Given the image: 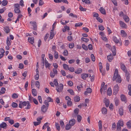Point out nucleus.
I'll list each match as a JSON object with an SVG mask.
<instances>
[{
    "instance_id": "16",
    "label": "nucleus",
    "mask_w": 131,
    "mask_h": 131,
    "mask_svg": "<svg viewBox=\"0 0 131 131\" xmlns=\"http://www.w3.org/2000/svg\"><path fill=\"white\" fill-rule=\"evenodd\" d=\"M28 41L31 44H33L34 42V37H29L28 39Z\"/></svg>"
},
{
    "instance_id": "57",
    "label": "nucleus",
    "mask_w": 131,
    "mask_h": 131,
    "mask_svg": "<svg viewBox=\"0 0 131 131\" xmlns=\"http://www.w3.org/2000/svg\"><path fill=\"white\" fill-rule=\"evenodd\" d=\"M41 122V121L38 122H34V125L35 126L38 125L40 124Z\"/></svg>"
},
{
    "instance_id": "52",
    "label": "nucleus",
    "mask_w": 131,
    "mask_h": 131,
    "mask_svg": "<svg viewBox=\"0 0 131 131\" xmlns=\"http://www.w3.org/2000/svg\"><path fill=\"white\" fill-rule=\"evenodd\" d=\"M99 29L101 30H103L104 29V27L101 25L99 26Z\"/></svg>"
},
{
    "instance_id": "64",
    "label": "nucleus",
    "mask_w": 131,
    "mask_h": 131,
    "mask_svg": "<svg viewBox=\"0 0 131 131\" xmlns=\"http://www.w3.org/2000/svg\"><path fill=\"white\" fill-rule=\"evenodd\" d=\"M96 19L100 23H102L103 22V20L99 17H97V18H96Z\"/></svg>"
},
{
    "instance_id": "20",
    "label": "nucleus",
    "mask_w": 131,
    "mask_h": 131,
    "mask_svg": "<svg viewBox=\"0 0 131 131\" xmlns=\"http://www.w3.org/2000/svg\"><path fill=\"white\" fill-rule=\"evenodd\" d=\"M47 108L45 105H43L41 107V110L43 112H45L46 111Z\"/></svg>"
},
{
    "instance_id": "51",
    "label": "nucleus",
    "mask_w": 131,
    "mask_h": 131,
    "mask_svg": "<svg viewBox=\"0 0 131 131\" xmlns=\"http://www.w3.org/2000/svg\"><path fill=\"white\" fill-rule=\"evenodd\" d=\"M74 47V44L73 43H70L69 44V47L70 48H72Z\"/></svg>"
},
{
    "instance_id": "47",
    "label": "nucleus",
    "mask_w": 131,
    "mask_h": 131,
    "mask_svg": "<svg viewBox=\"0 0 131 131\" xmlns=\"http://www.w3.org/2000/svg\"><path fill=\"white\" fill-rule=\"evenodd\" d=\"M99 128H102V122L101 120H100L99 122Z\"/></svg>"
},
{
    "instance_id": "13",
    "label": "nucleus",
    "mask_w": 131,
    "mask_h": 131,
    "mask_svg": "<svg viewBox=\"0 0 131 131\" xmlns=\"http://www.w3.org/2000/svg\"><path fill=\"white\" fill-rule=\"evenodd\" d=\"M30 23L31 24H33L32 26L33 27V29L34 30H36L37 29V25L36 22L35 21L33 22L30 21Z\"/></svg>"
},
{
    "instance_id": "28",
    "label": "nucleus",
    "mask_w": 131,
    "mask_h": 131,
    "mask_svg": "<svg viewBox=\"0 0 131 131\" xmlns=\"http://www.w3.org/2000/svg\"><path fill=\"white\" fill-rule=\"evenodd\" d=\"M45 64L46 68L49 67L51 65L49 63L48 61L46 60L45 61Z\"/></svg>"
},
{
    "instance_id": "24",
    "label": "nucleus",
    "mask_w": 131,
    "mask_h": 131,
    "mask_svg": "<svg viewBox=\"0 0 131 131\" xmlns=\"http://www.w3.org/2000/svg\"><path fill=\"white\" fill-rule=\"evenodd\" d=\"M123 18L126 22H128L129 20V18L127 15H124Z\"/></svg>"
},
{
    "instance_id": "49",
    "label": "nucleus",
    "mask_w": 131,
    "mask_h": 131,
    "mask_svg": "<svg viewBox=\"0 0 131 131\" xmlns=\"http://www.w3.org/2000/svg\"><path fill=\"white\" fill-rule=\"evenodd\" d=\"M15 12L16 13H18L20 12V10L19 8H15L14 9Z\"/></svg>"
},
{
    "instance_id": "1",
    "label": "nucleus",
    "mask_w": 131,
    "mask_h": 131,
    "mask_svg": "<svg viewBox=\"0 0 131 131\" xmlns=\"http://www.w3.org/2000/svg\"><path fill=\"white\" fill-rule=\"evenodd\" d=\"M116 80V82L120 83L122 80L120 75L118 74V70L116 69L115 70L114 75L113 78V80L114 81Z\"/></svg>"
},
{
    "instance_id": "7",
    "label": "nucleus",
    "mask_w": 131,
    "mask_h": 131,
    "mask_svg": "<svg viewBox=\"0 0 131 131\" xmlns=\"http://www.w3.org/2000/svg\"><path fill=\"white\" fill-rule=\"evenodd\" d=\"M120 67L121 69L124 72L127 71L126 69V68L124 64L121 63L120 64Z\"/></svg>"
},
{
    "instance_id": "5",
    "label": "nucleus",
    "mask_w": 131,
    "mask_h": 131,
    "mask_svg": "<svg viewBox=\"0 0 131 131\" xmlns=\"http://www.w3.org/2000/svg\"><path fill=\"white\" fill-rule=\"evenodd\" d=\"M125 72V75L126 77V80L127 81L129 82L130 77V74L127 71Z\"/></svg>"
},
{
    "instance_id": "11",
    "label": "nucleus",
    "mask_w": 131,
    "mask_h": 131,
    "mask_svg": "<svg viewBox=\"0 0 131 131\" xmlns=\"http://www.w3.org/2000/svg\"><path fill=\"white\" fill-rule=\"evenodd\" d=\"M79 111V109L77 108H76L75 110H74V113L75 114H73L72 115V117H76V116L78 114Z\"/></svg>"
},
{
    "instance_id": "8",
    "label": "nucleus",
    "mask_w": 131,
    "mask_h": 131,
    "mask_svg": "<svg viewBox=\"0 0 131 131\" xmlns=\"http://www.w3.org/2000/svg\"><path fill=\"white\" fill-rule=\"evenodd\" d=\"M121 100L122 101H124L125 103L127 102V100L125 96L123 94H121Z\"/></svg>"
},
{
    "instance_id": "37",
    "label": "nucleus",
    "mask_w": 131,
    "mask_h": 131,
    "mask_svg": "<svg viewBox=\"0 0 131 131\" xmlns=\"http://www.w3.org/2000/svg\"><path fill=\"white\" fill-rule=\"evenodd\" d=\"M50 35L49 38L50 39H52L54 36V31H50Z\"/></svg>"
},
{
    "instance_id": "27",
    "label": "nucleus",
    "mask_w": 131,
    "mask_h": 131,
    "mask_svg": "<svg viewBox=\"0 0 131 131\" xmlns=\"http://www.w3.org/2000/svg\"><path fill=\"white\" fill-rule=\"evenodd\" d=\"M107 58L108 61L110 62L112 61V60L113 59V57L111 56V55L107 56Z\"/></svg>"
},
{
    "instance_id": "18",
    "label": "nucleus",
    "mask_w": 131,
    "mask_h": 131,
    "mask_svg": "<svg viewBox=\"0 0 131 131\" xmlns=\"http://www.w3.org/2000/svg\"><path fill=\"white\" fill-rule=\"evenodd\" d=\"M118 112L119 114L121 116L123 115L124 114L123 108L122 107L120 108L119 109Z\"/></svg>"
},
{
    "instance_id": "3",
    "label": "nucleus",
    "mask_w": 131,
    "mask_h": 131,
    "mask_svg": "<svg viewBox=\"0 0 131 131\" xmlns=\"http://www.w3.org/2000/svg\"><path fill=\"white\" fill-rule=\"evenodd\" d=\"M119 88L117 84L116 85L114 86L113 88L114 94L116 95L117 93L119 91Z\"/></svg>"
},
{
    "instance_id": "63",
    "label": "nucleus",
    "mask_w": 131,
    "mask_h": 131,
    "mask_svg": "<svg viewBox=\"0 0 131 131\" xmlns=\"http://www.w3.org/2000/svg\"><path fill=\"white\" fill-rule=\"evenodd\" d=\"M20 125L19 123H15L13 125V126L16 128H18Z\"/></svg>"
},
{
    "instance_id": "14",
    "label": "nucleus",
    "mask_w": 131,
    "mask_h": 131,
    "mask_svg": "<svg viewBox=\"0 0 131 131\" xmlns=\"http://www.w3.org/2000/svg\"><path fill=\"white\" fill-rule=\"evenodd\" d=\"M4 31L7 34L10 32V30L9 26L5 27H4Z\"/></svg>"
},
{
    "instance_id": "22",
    "label": "nucleus",
    "mask_w": 131,
    "mask_h": 131,
    "mask_svg": "<svg viewBox=\"0 0 131 131\" xmlns=\"http://www.w3.org/2000/svg\"><path fill=\"white\" fill-rule=\"evenodd\" d=\"M112 94V91L111 89L110 88H109L107 90V95L111 96Z\"/></svg>"
},
{
    "instance_id": "4",
    "label": "nucleus",
    "mask_w": 131,
    "mask_h": 131,
    "mask_svg": "<svg viewBox=\"0 0 131 131\" xmlns=\"http://www.w3.org/2000/svg\"><path fill=\"white\" fill-rule=\"evenodd\" d=\"M103 102L105 103L106 107H108L109 106L110 104V101L109 99L105 97L103 100Z\"/></svg>"
},
{
    "instance_id": "53",
    "label": "nucleus",
    "mask_w": 131,
    "mask_h": 131,
    "mask_svg": "<svg viewBox=\"0 0 131 131\" xmlns=\"http://www.w3.org/2000/svg\"><path fill=\"white\" fill-rule=\"evenodd\" d=\"M18 95L16 93H13L12 95V97L13 99H16L18 97Z\"/></svg>"
},
{
    "instance_id": "58",
    "label": "nucleus",
    "mask_w": 131,
    "mask_h": 131,
    "mask_svg": "<svg viewBox=\"0 0 131 131\" xmlns=\"http://www.w3.org/2000/svg\"><path fill=\"white\" fill-rule=\"evenodd\" d=\"M83 88L82 85H80L79 86H77V88L78 90L79 91H80L81 90V88Z\"/></svg>"
},
{
    "instance_id": "39",
    "label": "nucleus",
    "mask_w": 131,
    "mask_h": 131,
    "mask_svg": "<svg viewBox=\"0 0 131 131\" xmlns=\"http://www.w3.org/2000/svg\"><path fill=\"white\" fill-rule=\"evenodd\" d=\"M54 57L56 59H57L58 57V52L56 51H54Z\"/></svg>"
},
{
    "instance_id": "54",
    "label": "nucleus",
    "mask_w": 131,
    "mask_h": 131,
    "mask_svg": "<svg viewBox=\"0 0 131 131\" xmlns=\"http://www.w3.org/2000/svg\"><path fill=\"white\" fill-rule=\"evenodd\" d=\"M39 82L38 81H36L35 82V85L36 87L38 88H39L40 86Z\"/></svg>"
},
{
    "instance_id": "9",
    "label": "nucleus",
    "mask_w": 131,
    "mask_h": 131,
    "mask_svg": "<svg viewBox=\"0 0 131 131\" xmlns=\"http://www.w3.org/2000/svg\"><path fill=\"white\" fill-rule=\"evenodd\" d=\"M112 38L113 40L115 42V43L117 44L118 43H119V45H121V43H120L119 40L117 39V38L116 36H113Z\"/></svg>"
},
{
    "instance_id": "40",
    "label": "nucleus",
    "mask_w": 131,
    "mask_h": 131,
    "mask_svg": "<svg viewBox=\"0 0 131 131\" xmlns=\"http://www.w3.org/2000/svg\"><path fill=\"white\" fill-rule=\"evenodd\" d=\"M12 106L14 108H16L18 106V104L16 103L13 102L12 104Z\"/></svg>"
},
{
    "instance_id": "19",
    "label": "nucleus",
    "mask_w": 131,
    "mask_h": 131,
    "mask_svg": "<svg viewBox=\"0 0 131 131\" xmlns=\"http://www.w3.org/2000/svg\"><path fill=\"white\" fill-rule=\"evenodd\" d=\"M82 69L81 68H78L77 70L75 71V73L76 74H80L82 72Z\"/></svg>"
},
{
    "instance_id": "21",
    "label": "nucleus",
    "mask_w": 131,
    "mask_h": 131,
    "mask_svg": "<svg viewBox=\"0 0 131 131\" xmlns=\"http://www.w3.org/2000/svg\"><path fill=\"white\" fill-rule=\"evenodd\" d=\"M32 93L33 95L35 96H37V92L36 90L35 89H33L32 90Z\"/></svg>"
},
{
    "instance_id": "2",
    "label": "nucleus",
    "mask_w": 131,
    "mask_h": 131,
    "mask_svg": "<svg viewBox=\"0 0 131 131\" xmlns=\"http://www.w3.org/2000/svg\"><path fill=\"white\" fill-rule=\"evenodd\" d=\"M57 86V87L56 89L57 92H61L63 88V85L62 84L60 83L59 85H58Z\"/></svg>"
},
{
    "instance_id": "33",
    "label": "nucleus",
    "mask_w": 131,
    "mask_h": 131,
    "mask_svg": "<svg viewBox=\"0 0 131 131\" xmlns=\"http://www.w3.org/2000/svg\"><path fill=\"white\" fill-rule=\"evenodd\" d=\"M72 126L69 124H67L65 128L66 130H68L70 129L71 127Z\"/></svg>"
},
{
    "instance_id": "46",
    "label": "nucleus",
    "mask_w": 131,
    "mask_h": 131,
    "mask_svg": "<svg viewBox=\"0 0 131 131\" xmlns=\"http://www.w3.org/2000/svg\"><path fill=\"white\" fill-rule=\"evenodd\" d=\"M63 54L64 56H68V50H64L63 53Z\"/></svg>"
},
{
    "instance_id": "55",
    "label": "nucleus",
    "mask_w": 131,
    "mask_h": 131,
    "mask_svg": "<svg viewBox=\"0 0 131 131\" xmlns=\"http://www.w3.org/2000/svg\"><path fill=\"white\" fill-rule=\"evenodd\" d=\"M82 47L85 50H88V48L87 47L85 44H83L82 45Z\"/></svg>"
},
{
    "instance_id": "60",
    "label": "nucleus",
    "mask_w": 131,
    "mask_h": 131,
    "mask_svg": "<svg viewBox=\"0 0 131 131\" xmlns=\"http://www.w3.org/2000/svg\"><path fill=\"white\" fill-rule=\"evenodd\" d=\"M91 57L92 59V60L93 61H94L95 60V57L93 54H91Z\"/></svg>"
},
{
    "instance_id": "6",
    "label": "nucleus",
    "mask_w": 131,
    "mask_h": 131,
    "mask_svg": "<svg viewBox=\"0 0 131 131\" xmlns=\"http://www.w3.org/2000/svg\"><path fill=\"white\" fill-rule=\"evenodd\" d=\"M75 123V119L73 118L70 120L69 121V123L70 125L72 126H73Z\"/></svg>"
},
{
    "instance_id": "44",
    "label": "nucleus",
    "mask_w": 131,
    "mask_h": 131,
    "mask_svg": "<svg viewBox=\"0 0 131 131\" xmlns=\"http://www.w3.org/2000/svg\"><path fill=\"white\" fill-rule=\"evenodd\" d=\"M55 126L57 129L58 130H60V127L59 125V124L58 123L55 122Z\"/></svg>"
},
{
    "instance_id": "10",
    "label": "nucleus",
    "mask_w": 131,
    "mask_h": 131,
    "mask_svg": "<svg viewBox=\"0 0 131 131\" xmlns=\"http://www.w3.org/2000/svg\"><path fill=\"white\" fill-rule=\"evenodd\" d=\"M92 92V90L90 88H88L86 89V91L84 92V94L87 95L88 93H90Z\"/></svg>"
},
{
    "instance_id": "41",
    "label": "nucleus",
    "mask_w": 131,
    "mask_h": 131,
    "mask_svg": "<svg viewBox=\"0 0 131 131\" xmlns=\"http://www.w3.org/2000/svg\"><path fill=\"white\" fill-rule=\"evenodd\" d=\"M82 117L80 115H78L77 116V119L78 122H81L82 119Z\"/></svg>"
},
{
    "instance_id": "23",
    "label": "nucleus",
    "mask_w": 131,
    "mask_h": 131,
    "mask_svg": "<svg viewBox=\"0 0 131 131\" xmlns=\"http://www.w3.org/2000/svg\"><path fill=\"white\" fill-rule=\"evenodd\" d=\"M102 113L104 114H107V109L105 107H103L102 109Z\"/></svg>"
},
{
    "instance_id": "59",
    "label": "nucleus",
    "mask_w": 131,
    "mask_h": 131,
    "mask_svg": "<svg viewBox=\"0 0 131 131\" xmlns=\"http://www.w3.org/2000/svg\"><path fill=\"white\" fill-rule=\"evenodd\" d=\"M121 127L119 126V125H117L116 131H121Z\"/></svg>"
},
{
    "instance_id": "15",
    "label": "nucleus",
    "mask_w": 131,
    "mask_h": 131,
    "mask_svg": "<svg viewBox=\"0 0 131 131\" xmlns=\"http://www.w3.org/2000/svg\"><path fill=\"white\" fill-rule=\"evenodd\" d=\"M112 51L113 55L115 56L116 53V49L115 46H113V48L112 49Z\"/></svg>"
},
{
    "instance_id": "32",
    "label": "nucleus",
    "mask_w": 131,
    "mask_h": 131,
    "mask_svg": "<svg viewBox=\"0 0 131 131\" xmlns=\"http://www.w3.org/2000/svg\"><path fill=\"white\" fill-rule=\"evenodd\" d=\"M121 33L122 37H125L126 36V33L125 32L124 30H122L121 31Z\"/></svg>"
},
{
    "instance_id": "62",
    "label": "nucleus",
    "mask_w": 131,
    "mask_h": 131,
    "mask_svg": "<svg viewBox=\"0 0 131 131\" xmlns=\"http://www.w3.org/2000/svg\"><path fill=\"white\" fill-rule=\"evenodd\" d=\"M68 70H69L70 72H72L74 71V69L73 67H71L70 68H69Z\"/></svg>"
},
{
    "instance_id": "36",
    "label": "nucleus",
    "mask_w": 131,
    "mask_h": 131,
    "mask_svg": "<svg viewBox=\"0 0 131 131\" xmlns=\"http://www.w3.org/2000/svg\"><path fill=\"white\" fill-rule=\"evenodd\" d=\"M60 125L62 128H63L64 127V124L63 121L61 120L60 121Z\"/></svg>"
},
{
    "instance_id": "25",
    "label": "nucleus",
    "mask_w": 131,
    "mask_h": 131,
    "mask_svg": "<svg viewBox=\"0 0 131 131\" xmlns=\"http://www.w3.org/2000/svg\"><path fill=\"white\" fill-rule=\"evenodd\" d=\"M127 128L128 129L131 128V121L130 120L126 123Z\"/></svg>"
},
{
    "instance_id": "34",
    "label": "nucleus",
    "mask_w": 131,
    "mask_h": 131,
    "mask_svg": "<svg viewBox=\"0 0 131 131\" xmlns=\"http://www.w3.org/2000/svg\"><path fill=\"white\" fill-rule=\"evenodd\" d=\"M67 91L71 95H74V93L73 91L71 89H69L67 90Z\"/></svg>"
},
{
    "instance_id": "56",
    "label": "nucleus",
    "mask_w": 131,
    "mask_h": 131,
    "mask_svg": "<svg viewBox=\"0 0 131 131\" xmlns=\"http://www.w3.org/2000/svg\"><path fill=\"white\" fill-rule=\"evenodd\" d=\"M27 107L25 108L29 109L31 107V105L30 103H29V102L28 101H27Z\"/></svg>"
},
{
    "instance_id": "50",
    "label": "nucleus",
    "mask_w": 131,
    "mask_h": 131,
    "mask_svg": "<svg viewBox=\"0 0 131 131\" xmlns=\"http://www.w3.org/2000/svg\"><path fill=\"white\" fill-rule=\"evenodd\" d=\"M80 9L81 11H85L86 10V8H83L81 5H80V7L79 8Z\"/></svg>"
},
{
    "instance_id": "12",
    "label": "nucleus",
    "mask_w": 131,
    "mask_h": 131,
    "mask_svg": "<svg viewBox=\"0 0 131 131\" xmlns=\"http://www.w3.org/2000/svg\"><path fill=\"white\" fill-rule=\"evenodd\" d=\"M81 77L83 80H85L86 78L88 77V74L82 73L81 75Z\"/></svg>"
},
{
    "instance_id": "30",
    "label": "nucleus",
    "mask_w": 131,
    "mask_h": 131,
    "mask_svg": "<svg viewBox=\"0 0 131 131\" xmlns=\"http://www.w3.org/2000/svg\"><path fill=\"white\" fill-rule=\"evenodd\" d=\"M74 99L75 102H78L80 100V97L78 96H76L74 97Z\"/></svg>"
},
{
    "instance_id": "35",
    "label": "nucleus",
    "mask_w": 131,
    "mask_h": 131,
    "mask_svg": "<svg viewBox=\"0 0 131 131\" xmlns=\"http://www.w3.org/2000/svg\"><path fill=\"white\" fill-rule=\"evenodd\" d=\"M2 5L3 6H5L8 4V2L6 0H4L2 2Z\"/></svg>"
},
{
    "instance_id": "31",
    "label": "nucleus",
    "mask_w": 131,
    "mask_h": 131,
    "mask_svg": "<svg viewBox=\"0 0 131 131\" xmlns=\"http://www.w3.org/2000/svg\"><path fill=\"white\" fill-rule=\"evenodd\" d=\"M119 24L121 27H122L123 28H125L126 25L124 22L121 21H119Z\"/></svg>"
},
{
    "instance_id": "48",
    "label": "nucleus",
    "mask_w": 131,
    "mask_h": 131,
    "mask_svg": "<svg viewBox=\"0 0 131 131\" xmlns=\"http://www.w3.org/2000/svg\"><path fill=\"white\" fill-rule=\"evenodd\" d=\"M81 39L82 41H85L86 42H87L89 40L88 39L84 38V37H82L81 38Z\"/></svg>"
},
{
    "instance_id": "29",
    "label": "nucleus",
    "mask_w": 131,
    "mask_h": 131,
    "mask_svg": "<svg viewBox=\"0 0 131 131\" xmlns=\"http://www.w3.org/2000/svg\"><path fill=\"white\" fill-rule=\"evenodd\" d=\"M119 125L120 126H123L124 125L123 122V121L119 120L117 123V125Z\"/></svg>"
},
{
    "instance_id": "42",
    "label": "nucleus",
    "mask_w": 131,
    "mask_h": 131,
    "mask_svg": "<svg viewBox=\"0 0 131 131\" xmlns=\"http://www.w3.org/2000/svg\"><path fill=\"white\" fill-rule=\"evenodd\" d=\"M63 68L64 69L66 70H68L69 67L66 64H63Z\"/></svg>"
},
{
    "instance_id": "26",
    "label": "nucleus",
    "mask_w": 131,
    "mask_h": 131,
    "mask_svg": "<svg viewBox=\"0 0 131 131\" xmlns=\"http://www.w3.org/2000/svg\"><path fill=\"white\" fill-rule=\"evenodd\" d=\"M7 126V124L4 122H3L0 125V127L2 128H4L5 127H6Z\"/></svg>"
},
{
    "instance_id": "17",
    "label": "nucleus",
    "mask_w": 131,
    "mask_h": 131,
    "mask_svg": "<svg viewBox=\"0 0 131 131\" xmlns=\"http://www.w3.org/2000/svg\"><path fill=\"white\" fill-rule=\"evenodd\" d=\"M99 10L102 14H106L105 10L103 7H101L100 8Z\"/></svg>"
},
{
    "instance_id": "61",
    "label": "nucleus",
    "mask_w": 131,
    "mask_h": 131,
    "mask_svg": "<svg viewBox=\"0 0 131 131\" xmlns=\"http://www.w3.org/2000/svg\"><path fill=\"white\" fill-rule=\"evenodd\" d=\"M93 17H96V18H97V17H99V15L98 13H96L95 12H93Z\"/></svg>"
},
{
    "instance_id": "45",
    "label": "nucleus",
    "mask_w": 131,
    "mask_h": 131,
    "mask_svg": "<svg viewBox=\"0 0 131 131\" xmlns=\"http://www.w3.org/2000/svg\"><path fill=\"white\" fill-rule=\"evenodd\" d=\"M53 84L55 86H57L58 85V82L57 79H55L53 81Z\"/></svg>"
},
{
    "instance_id": "43",
    "label": "nucleus",
    "mask_w": 131,
    "mask_h": 131,
    "mask_svg": "<svg viewBox=\"0 0 131 131\" xmlns=\"http://www.w3.org/2000/svg\"><path fill=\"white\" fill-rule=\"evenodd\" d=\"M83 25V23L81 22H79L78 23H76L75 24V27H80Z\"/></svg>"
},
{
    "instance_id": "38",
    "label": "nucleus",
    "mask_w": 131,
    "mask_h": 131,
    "mask_svg": "<svg viewBox=\"0 0 131 131\" xmlns=\"http://www.w3.org/2000/svg\"><path fill=\"white\" fill-rule=\"evenodd\" d=\"M11 42L12 41L11 40H9V38L7 37L6 40V44L7 45H10L11 44Z\"/></svg>"
}]
</instances>
